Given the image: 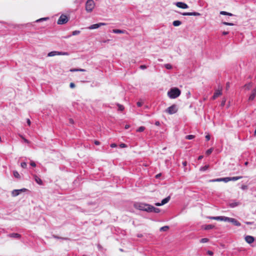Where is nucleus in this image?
I'll return each instance as SVG.
<instances>
[{
    "label": "nucleus",
    "mask_w": 256,
    "mask_h": 256,
    "mask_svg": "<svg viewBox=\"0 0 256 256\" xmlns=\"http://www.w3.org/2000/svg\"><path fill=\"white\" fill-rule=\"evenodd\" d=\"M176 4L178 7L183 9H185L188 8V5L183 2H178Z\"/></svg>",
    "instance_id": "obj_11"
},
{
    "label": "nucleus",
    "mask_w": 256,
    "mask_h": 256,
    "mask_svg": "<svg viewBox=\"0 0 256 256\" xmlns=\"http://www.w3.org/2000/svg\"><path fill=\"white\" fill-rule=\"evenodd\" d=\"M209 168V166L208 165H206L203 167H202L200 168V171H204V170H206L208 169V168Z\"/></svg>",
    "instance_id": "obj_30"
},
{
    "label": "nucleus",
    "mask_w": 256,
    "mask_h": 256,
    "mask_svg": "<svg viewBox=\"0 0 256 256\" xmlns=\"http://www.w3.org/2000/svg\"><path fill=\"white\" fill-rule=\"evenodd\" d=\"M210 135H209V134H207L206 136V139L207 141H208L210 140Z\"/></svg>",
    "instance_id": "obj_48"
},
{
    "label": "nucleus",
    "mask_w": 256,
    "mask_h": 256,
    "mask_svg": "<svg viewBox=\"0 0 256 256\" xmlns=\"http://www.w3.org/2000/svg\"><path fill=\"white\" fill-rule=\"evenodd\" d=\"M13 174L15 178H20V175L19 174L18 172L17 171H14Z\"/></svg>",
    "instance_id": "obj_27"
},
{
    "label": "nucleus",
    "mask_w": 256,
    "mask_h": 256,
    "mask_svg": "<svg viewBox=\"0 0 256 256\" xmlns=\"http://www.w3.org/2000/svg\"><path fill=\"white\" fill-rule=\"evenodd\" d=\"M214 227V226L212 225V224H208V225H206L205 228H204V229L205 230H209V229H212V228H213Z\"/></svg>",
    "instance_id": "obj_32"
},
{
    "label": "nucleus",
    "mask_w": 256,
    "mask_h": 256,
    "mask_svg": "<svg viewBox=\"0 0 256 256\" xmlns=\"http://www.w3.org/2000/svg\"><path fill=\"white\" fill-rule=\"evenodd\" d=\"M242 190H245V189H246L247 188V186H245V185H242Z\"/></svg>",
    "instance_id": "obj_57"
},
{
    "label": "nucleus",
    "mask_w": 256,
    "mask_h": 256,
    "mask_svg": "<svg viewBox=\"0 0 256 256\" xmlns=\"http://www.w3.org/2000/svg\"><path fill=\"white\" fill-rule=\"evenodd\" d=\"M226 98H223V100H222V102H221V106H224L225 104H226Z\"/></svg>",
    "instance_id": "obj_41"
},
{
    "label": "nucleus",
    "mask_w": 256,
    "mask_h": 256,
    "mask_svg": "<svg viewBox=\"0 0 256 256\" xmlns=\"http://www.w3.org/2000/svg\"><path fill=\"white\" fill-rule=\"evenodd\" d=\"M164 66L166 69H168V70H170L172 68V66L170 64H166L164 65Z\"/></svg>",
    "instance_id": "obj_39"
},
{
    "label": "nucleus",
    "mask_w": 256,
    "mask_h": 256,
    "mask_svg": "<svg viewBox=\"0 0 256 256\" xmlns=\"http://www.w3.org/2000/svg\"><path fill=\"white\" fill-rule=\"evenodd\" d=\"M256 96V88L252 90V91L251 94L250 96L248 98L249 101H252L254 100Z\"/></svg>",
    "instance_id": "obj_12"
},
{
    "label": "nucleus",
    "mask_w": 256,
    "mask_h": 256,
    "mask_svg": "<svg viewBox=\"0 0 256 256\" xmlns=\"http://www.w3.org/2000/svg\"><path fill=\"white\" fill-rule=\"evenodd\" d=\"M118 106V110H119L122 111V110H124V107L123 106L119 104Z\"/></svg>",
    "instance_id": "obj_44"
},
{
    "label": "nucleus",
    "mask_w": 256,
    "mask_h": 256,
    "mask_svg": "<svg viewBox=\"0 0 256 256\" xmlns=\"http://www.w3.org/2000/svg\"><path fill=\"white\" fill-rule=\"evenodd\" d=\"M254 136H256V130H254Z\"/></svg>",
    "instance_id": "obj_64"
},
{
    "label": "nucleus",
    "mask_w": 256,
    "mask_h": 256,
    "mask_svg": "<svg viewBox=\"0 0 256 256\" xmlns=\"http://www.w3.org/2000/svg\"><path fill=\"white\" fill-rule=\"evenodd\" d=\"M220 14L222 15H228V16H232V14L231 13H229L224 11H221L220 12Z\"/></svg>",
    "instance_id": "obj_26"
},
{
    "label": "nucleus",
    "mask_w": 256,
    "mask_h": 256,
    "mask_svg": "<svg viewBox=\"0 0 256 256\" xmlns=\"http://www.w3.org/2000/svg\"><path fill=\"white\" fill-rule=\"evenodd\" d=\"M94 6L95 4L93 0H88L86 4V10L87 12H92Z\"/></svg>",
    "instance_id": "obj_3"
},
{
    "label": "nucleus",
    "mask_w": 256,
    "mask_h": 256,
    "mask_svg": "<svg viewBox=\"0 0 256 256\" xmlns=\"http://www.w3.org/2000/svg\"><path fill=\"white\" fill-rule=\"evenodd\" d=\"M68 21V17H60L57 22V23L58 24H62L66 23Z\"/></svg>",
    "instance_id": "obj_7"
},
{
    "label": "nucleus",
    "mask_w": 256,
    "mask_h": 256,
    "mask_svg": "<svg viewBox=\"0 0 256 256\" xmlns=\"http://www.w3.org/2000/svg\"><path fill=\"white\" fill-rule=\"evenodd\" d=\"M245 240L248 244H252L254 242V238L250 236H247L245 237Z\"/></svg>",
    "instance_id": "obj_13"
},
{
    "label": "nucleus",
    "mask_w": 256,
    "mask_h": 256,
    "mask_svg": "<svg viewBox=\"0 0 256 256\" xmlns=\"http://www.w3.org/2000/svg\"><path fill=\"white\" fill-rule=\"evenodd\" d=\"M252 82H249L248 84H246L244 86V88L246 89V90H249L250 89V88L252 87Z\"/></svg>",
    "instance_id": "obj_19"
},
{
    "label": "nucleus",
    "mask_w": 256,
    "mask_h": 256,
    "mask_svg": "<svg viewBox=\"0 0 256 256\" xmlns=\"http://www.w3.org/2000/svg\"><path fill=\"white\" fill-rule=\"evenodd\" d=\"M226 220V221L232 223L234 225L236 226H240L241 225L240 223L234 218L227 217Z\"/></svg>",
    "instance_id": "obj_5"
},
{
    "label": "nucleus",
    "mask_w": 256,
    "mask_h": 256,
    "mask_svg": "<svg viewBox=\"0 0 256 256\" xmlns=\"http://www.w3.org/2000/svg\"><path fill=\"white\" fill-rule=\"evenodd\" d=\"M208 254H209L210 256H212V255H213V254H214L213 252H212V251H210V250H208Z\"/></svg>",
    "instance_id": "obj_53"
},
{
    "label": "nucleus",
    "mask_w": 256,
    "mask_h": 256,
    "mask_svg": "<svg viewBox=\"0 0 256 256\" xmlns=\"http://www.w3.org/2000/svg\"><path fill=\"white\" fill-rule=\"evenodd\" d=\"M80 30H74V31L72 32V34L73 36H76V35L80 34Z\"/></svg>",
    "instance_id": "obj_36"
},
{
    "label": "nucleus",
    "mask_w": 256,
    "mask_h": 256,
    "mask_svg": "<svg viewBox=\"0 0 256 256\" xmlns=\"http://www.w3.org/2000/svg\"><path fill=\"white\" fill-rule=\"evenodd\" d=\"M144 130H145V127L142 126H140V128H138L136 130V132H142L144 131Z\"/></svg>",
    "instance_id": "obj_28"
},
{
    "label": "nucleus",
    "mask_w": 256,
    "mask_h": 256,
    "mask_svg": "<svg viewBox=\"0 0 256 256\" xmlns=\"http://www.w3.org/2000/svg\"><path fill=\"white\" fill-rule=\"evenodd\" d=\"M120 146L121 148H126L127 147V146L126 144H120Z\"/></svg>",
    "instance_id": "obj_45"
},
{
    "label": "nucleus",
    "mask_w": 256,
    "mask_h": 256,
    "mask_svg": "<svg viewBox=\"0 0 256 256\" xmlns=\"http://www.w3.org/2000/svg\"><path fill=\"white\" fill-rule=\"evenodd\" d=\"M222 182H227L229 181H230V177L222 178Z\"/></svg>",
    "instance_id": "obj_34"
},
{
    "label": "nucleus",
    "mask_w": 256,
    "mask_h": 256,
    "mask_svg": "<svg viewBox=\"0 0 256 256\" xmlns=\"http://www.w3.org/2000/svg\"><path fill=\"white\" fill-rule=\"evenodd\" d=\"M56 55H57V52L56 51L51 52L48 54V56H54Z\"/></svg>",
    "instance_id": "obj_25"
},
{
    "label": "nucleus",
    "mask_w": 256,
    "mask_h": 256,
    "mask_svg": "<svg viewBox=\"0 0 256 256\" xmlns=\"http://www.w3.org/2000/svg\"><path fill=\"white\" fill-rule=\"evenodd\" d=\"M226 218L227 217L226 216H212L210 217V218L212 220L226 221Z\"/></svg>",
    "instance_id": "obj_14"
},
{
    "label": "nucleus",
    "mask_w": 256,
    "mask_h": 256,
    "mask_svg": "<svg viewBox=\"0 0 256 256\" xmlns=\"http://www.w3.org/2000/svg\"><path fill=\"white\" fill-rule=\"evenodd\" d=\"M178 111V108L176 104H172L165 110V112L169 114H172L176 113Z\"/></svg>",
    "instance_id": "obj_4"
},
{
    "label": "nucleus",
    "mask_w": 256,
    "mask_h": 256,
    "mask_svg": "<svg viewBox=\"0 0 256 256\" xmlns=\"http://www.w3.org/2000/svg\"><path fill=\"white\" fill-rule=\"evenodd\" d=\"M130 127V125H128V124H126V125L125 126L124 128H125L126 129H128Z\"/></svg>",
    "instance_id": "obj_59"
},
{
    "label": "nucleus",
    "mask_w": 256,
    "mask_h": 256,
    "mask_svg": "<svg viewBox=\"0 0 256 256\" xmlns=\"http://www.w3.org/2000/svg\"><path fill=\"white\" fill-rule=\"evenodd\" d=\"M222 94V87L218 88V89L216 90L212 97V100H215L219 96Z\"/></svg>",
    "instance_id": "obj_6"
},
{
    "label": "nucleus",
    "mask_w": 256,
    "mask_h": 256,
    "mask_svg": "<svg viewBox=\"0 0 256 256\" xmlns=\"http://www.w3.org/2000/svg\"><path fill=\"white\" fill-rule=\"evenodd\" d=\"M170 196H168L166 197V198H164V200H162L161 203L156 202L155 204V205L156 206H160L164 205V204L168 203L169 202V200H170Z\"/></svg>",
    "instance_id": "obj_9"
},
{
    "label": "nucleus",
    "mask_w": 256,
    "mask_h": 256,
    "mask_svg": "<svg viewBox=\"0 0 256 256\" xmlns=\"http://www.w3.org/2000/svg\"><path fill=\"white\" fill-rule=\"evenodd\" d=\"M222 24H224L228 25V26H234V24L233 23H231V22H222Z\"/></svg>",
    "instance_id": "obj_43"
},
{
    "label": "nucleus",
    "mask_w": 256,
    "mask_h": 256,
    "mask_svg": "<svg viewBox=\"0 0 256 256\" xmlns=\"http://www.w3.org/2000/svg\"><path fill=\"white\" fill-rule=\"evenodd\" d=\"M70 72H78V68H72L70 70Z\"/></svg>",
    "instance_id": "obj_49"
},
{
    "label": "nucleus",
    "mask_w": 256,
    "mask_h": 256,
    "mask_svg": "<svg viewBox=\"0 0 256 256\" xmlns=\"http://www.w3.org/2000/svg\"><path fill=\"white\" fill-rule=\"evenodd\" d=\"M48 17H43L42 18H40V19H38V20H36V22H44V21H46V20H48Z\"/></svg>",
    "instance_id": "obj_21"
},
{
    "label": "nucleus",
    "mask_w": 256,
    "mask_h": 256,
    "mask_svg": "<svg viewBox=\"0 0 256 256\" xmlns=\"http://www.w3.org/2000/svg\"><path fill=\"white\" fill-rule=\"evenodd\" d=\"M202 158H203V156H198V160H202Z\"/></svg>",
    "instance_id": "obj_62"
},
{
    "label": "nucleus",
    "mask_w": 256,
    "mask_h": 256,
    "mask_svg": "<svg viewBox=\"0 0 256 256\" xmlns=\"http://www.w3.org/2000/svg\"><path fill=\"white\" fill-rule=\"evenodd\" d=\"M68 53L66 52H57V55H68Z\"/></svg>",
    "instance_id": "obj_37"
},
{
    "label": "nucleus",
    "mask_w": 256,
    "mask_h": 256,
    "mask_svg": "<svg viewBox=\"0 0 256 256\" xmlns=\"http://www.w3.org/2000/svg\"><path fill=\"white\" fill-rule=\"evenodd\" d=\"M150 212H154L156 213H158L160 212V210L159 208H156L152 205H150Z\"/></svg>",
    "instance_id": "obj_17"
},
{
    "label": "nucleus",
    "mask_w": 256,
    "mask_h": 256,
    "mask_svg": "<svg viewBox=\"0 0 256 256\" xmlns=\"http://www.w3.org/2000/svg\"><path fill=\"white\" fill-rule=\"evenodd\" d=\"M116 146H117V145L116 144L114 143V144H110V147H112V148H116Z\"/></svg>",
    "instance_id": "obj_50"
},
{
    "label": "nucleus",
    "mask_w": 256,
    "mask_h": 256,
    "mask_svg": "<svg viewBox=\"0 0 256 256\" xmlns=\"http://www.w3.org/2000/svg\"><path fill=\"white\" fill-rule=\"evenodd\" d=\"M70 88H73L75 87V84L73 82L70 83Z\"/></svg>",
    "instance_id": "obj_46"
},
{
    "label": "nucleus",
    "mask_w": 256,
    "mask_h": 256,
    "mask_svg": "<svg viewBox=\"0 0 256 256\" xmlns=\"http://www.w3.org/2000/svg\"><path fill=\"white\" fill-rule=\"evenodd\" d=\"M182 24V22L180 20H175L173 22V25L174 26H179L180 25Z\"/></svg>",
    "instance_id": "obj_23"
},
{
    "label": "nucleus",
    "mask_w": 256,
    "mask_h": 256,
    "mask_svg": "<svg viewBox=\"0 0 256 256\" xmlns=\"http://www.w3.org/2000/svg\"><path fill=\"white\" fill-rule=\"evenodd\" d=\"M208 241V240L207 238H203L200 240V242L202 243H205Z\"/></svg>",
    "instance_id": "obj_38"
},
{
    "label": "nucleus",
    "mask_w": 256,
    "mask_h": 256,
    "mask_svg": "<svg viewBox=\"0 0 256 256\" xmlns=\"http://www.w3.org/2000/svg\"><path fill=\"white\" fill-rule=\"evenodd\" d=\"M160 122H156V123H155V124L156 125V126H159L160 125Z\"/></svg>",
    "instance_id": "obj_63"
},
{
    "label": "nucleus",
    "mask_w": 256,
    "mask_h": 256,
    "mask_svg": "<svg viewBox=\"0 0 256 256\" xmlns=\"http://www.w3.org/2000/svg\"><path fill=\"white\" fill-rule=\"evenodd\" d=\"M9 236L11 238H20V235L17 233H12L9 234Z\"/></svg>",
    "instance_id": "obj_18"
},
{
    "label": "nucleus",
    "mask_w": 256,
    "mask_h": 256,
    "mask_svg": "<svg viewBox=\"0 0 256 256\" xmlns=\"http://www.w3.org/2000/svg\"><path fill=\"white\" fill-rule=\"evenodd\" d=\"M69 122L71 124H74V120L72 118H70L69 119Z\"/></svg>",
    "instance_id": "obj_52"
},
{
    "label": "nucleus",
    "mask_w": 256,
    "mask_h": 256,
    "mask_svg": "<svg viewBox=\"0 0 256 256\" xmlns=\"http://www.w3.org/2000/svg\"><path fill=\"white\" fill-rule=\"evenodd\" d=\"M180 90L176 88H172L168 92V96L170 98H176L180 94Z\"/></svg>",
    "instance_id": "obj_2"
},
{
    "label": "nucleus",
    "mask_w": 256,
    "mask_h": 256,
    "mask_svg": "<svg viewBox=\"0 0 256 256\" xmlns=\"http://www.w3.org/2000/svg\"><path fill=\"white\" fill-rule=\"evenodd\" d=\"M212 182H222V178H216L214 180H210Z\"/></svg>",
    "instance_id": "obj_33"
},
{
    "label": "nucleus",
    "mask_w": 256,
    "mask_h": 256,
    "mask_svg": "<svg viewBox=\"0 0 256 256\" xmlns=\"http://www.w3.org/2000/svg\"><path fill=\"white\" fill-rule=\"evenodd\" d=\"M134 207L136 209L146 211L147 212H150V205L144 203L136 202L134 204Z\"/></svg>",
    "instance_id": "obj_1"
},
{
    "label": "nucleus",
    "mask_w": 256,
    "mask_h": 256,
    "mask_svg": "<svg viewBox=\"0 0 256 256\" xmlns=\"http://www.w3.org/2000/svg\"><path fill=\"white\" fill-rule=\"evenodd\" d=\"M30 164L33 167H35L36 166V163L33 161L30 162Z\"/></svg>",
    "instance_id": "obj_47"
},
{
    "label": "nucleus",
    "mask_w": 256,
    "mask_h": 256,
    "mask_svg": "<svg viewBox=\"0 0 256 256\" xmlns=\"http://www.w3.org/2000/svg\"><path fill=\"white\" fill-rule=\"evenodd\" d=\"M228 34V32H222V34L224 35H226Z\"/></svg>",
    "instance_id": "obj_61"
},
{
    "label": "nucleus",
    "mask_w": 256,
    "mask_h": 256,
    "mask_svg": "<svg viewBox=\"0 0 256 256\" xmlns=\"http://www.w3.org/2000/svg\"><path fill=\"white\" fill-rule=\"evenodd\" d=\"M20 136L22 140H24V142L28 144L30 143V142L28 140L26 139L22 135H20Z\"/></svg>",
    "instance_id": "obj_42"
},
{
    "label": "nucleus",
    "mask_w": 256,
    "mask_h": 256,
    "mask_svg": "<svg viewBox=\"0 0 256 256\" xmlns=\"http://www.w3.org/2000/svg\"><path fill=\"white\" fill-rule=\"evenodd\" d=\"M105 25H106V24H105V23L100 22L98 24H94L91 25L90 26L88 27V29H90V30L96 29V28H98L100 26H105Z\"/></svg>",
    "instance_id": "obj_8"
},
{
    "label": "nucleus",
    "mask_w": 256,
    "mask_h": 256,
    "mask_svg": "<svg viewBox=\"0 0 256 256\" xmlns=\"http://www.w3.org/2000/svg\"><path fill=\"white\" fill-rule=\"evenodd\" d=\"M182 164H183V166H186V164H187V162H186V161L184 162H182Z\"/></svg>",
    "instance_id": "obj_60"
},
{
    "label": "nucleus",
    "mask_w": 256,
    "mask_h": 256,
    "mask_svg": "<svg viewBox=\"0 0 256 256\" xmlns=\"http://www.w3.org/2000/svg\"><path fill=\"white\" fill-rule=\"evenodd\" d=\"M26 122H27V124H28V126H30V123H31V122H30V120L29 118H28V119L26 120Z\"/></svg>",
    "instance_id": "obj_54"
},
{
    "label": "nucleus",
    "mask_w": 256,
    "mask_h": 256,
    "mask_svg": "<svg viewBox=\"0 0 256 256\" xmlns=\"http://www.w3.org/2000/svg\"><path fill=\"white\" fill-rule=\"evenodd\" d=\"M240 204L239 202H232L230 204V206L231 208H234L238 206Z\"/></svg>",
    "instance_id": "obj_22"
},
{
    "label": "nucleus",
    "mask_w": 256,
    "mask_h": 256,
    "mask_svg": "<svg viewBox=\"0 0 256 256\" xmlns=\"http://www.w3.org/2000/svg\"><path fill=\"white\" fill-rule=\"evenodd\" d=\"M78 72H86V70L82 68H78Z\"/></svg>",
    "instance_id": "obj_58"
},
{
    "label": "nucleus",
    "mask_w": 256,
    "mask_h": 256,
    "mask_svg": "<svg viewBox=\"0 0 256 256\" xmlns=\"http://www.w3.org/2000/svg\"><path fill=\"white\" fill-rule=\"evenodd\" d=\"M169 227L168 226H164L160 228V231H166L168 230Z\"/></svg>",
    "instance_id": "obj_29"
},
{
    "label": "nucleus",
    "mask_w": 256,
    "mask_h": 256,
    "mask_svg": "<svg viewBox=\"0 0 256 256\" xmlns=\"http://www.w3.org/2000/svg\"><path fill=\"white\" fill-rule=\"evenodd\" d=\"M183 15L184 16L188 15V16H196L200 15V14H198V12H188V13H184Z\"/></svg>",
    "instance_id": "obj_20"
},
{
    "label": "nucleus",
    "mask_w": 256,
    "mask_h": 256,
    "mask_svg": "<svg viewBox=\"0 0 256 256\" xmlns=\"http://www.w3.org/2000/svg\"><path fill=\"white\" fill-rule=\"evenodd\" d=\"M195 138L194 135H188L186 136V140H192Z\"/></svg>",
    "instance_id": "obj_31"
},
{
    "label": "nucleus",
    "mask_w": 256,
    "mask_h": 256,
    "mask_svg": "<svg viewBox=\"0 0 256 256\" xmlns=\"http://www.w3.org/2000/svg\"><path fill=\"white\" fill-rule=\"evenodd\" d=\"M242 177V176H234L230 178V180H238L241 179Z\"/></svg>",
    "instance_id": "obj_24"
},
{
    "label": "nucleus",
    "mask_w": 256,
    "mask_h": 256,
    "mask_svg": "<svg viewBox=\"0 0 256 256\" xmlns=\"http://www.w3.org/2000/svg\"><path fill=\"white\" fill-rule=\"evenodd\" d=\"M140 68L141 69H143V70H144V69H146V66H145V65H141V66H140Z\"/></svg>",
    "instance_id": "obj_51"
},
{
    "label": "nucleus",
    "mask_w": 256,
    "mask_h": 256,
    "mask_svg": "<svg viewBox=\"0 0 256 256\" xmlns=\"http://www.w3.org/2000/svg\"><path fill=\"white\" fill-rule=\"evenodd\" d=\"M212 151H213V149H212V148H210V149L206 151V154L207 155H210V154H212Z\"/></svg>",
    "instance_id": "obj_35"
},
{
    "label": "nucleus",
    "mask_w": 256,
    "mask_h": 256,
    "mask_svg": "<svg viewBox=\"0 0 256 256\" xmlns=\"http://www.w3.org/2000/svg\"><path fill=\"white\" fill-rule=\"evenodd\" d=\"M26 190V188H22L20 190H14L12 192V194L13 196H18L20 192H25Z\"/></svg>",
    "instance_id": "obj_10"
},
{
    "label": "nucleus",
    "mask_w": 256,
    "mask_h": 256,
    "mask_svg": "<svg viewBox=\"0 0 256 256\" xmlns=\"http://www.w3.org/2000/svg\"><path fill=\"white\" fill-rule=\"evenodd\" d=\"M94 143L96 145H100V142L98 141V140H94Z\"/></svg>",
    "instance_id": "obj_56"
},
{
    "label": "nucleus",
    "mask_w": 256,
    "mask_h": 256,
    "mask_svg": "<svg viewBox=\"0 0 256 256\" xmlns=\"http://www.w3.org/2000/svg\"><path fill=\"white\" fill-rule=\"evenodd\" d=\"M21 166L22 168H26L27 166V164L26 162H22L21 163Z\"/></svg>",
    "instance_id": "obj_40"
},
{
    "label": "nucleus",
    "mask_w": 256,
    "mask_h": 256,
    "mask_svg": "<svg viewBox=\"0 0 256 256\" xmlns=\"http://www.w3.org/2000/svg\"><path fill=\"white\" fill-rule=\"evenodd\" d=\"M136 104L138 106L140 107L142 106V103L141 102H138L137 103H136Z\"/></svg>",
    "instance_id": "obj_55"
},
{
    "label": "nucleus",
    "mask_w": 256,
    "mask_h": 256,
    "mask_svg": "<svg viewBox=\"0 0 256 256\" xmlns=\"http://www.w3.org/2000/svg\"><path fill=\"white\" fill-rule=\"evenodd\" d=\"M34 180L38 184H40V185H42V180L38 178L37 176L36 175H34Z\"/></svg>",
    "instance_id": "obj_16"
},
{
    "label": "nucleus",
    "mask_w": 256,
    "mask_h": 256,
    "mask_svg": "<svg viewBox=\"0 0 256 256\" xmlns=\"http://www.w3.org/2000/svg\"><path fill=\"white\" fill-rule=\"evenodd\" d=\"M112 32L115 34H128L126 31L125 30H120L118 29H114L112 30Z\"/></svg>",
    "instance_id": "obj_15"
}]
</instances>
